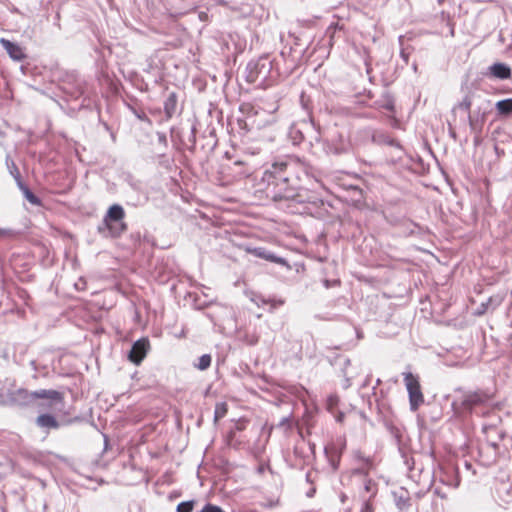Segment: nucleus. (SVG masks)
<instances>
[{
	"instance_id": "f257e3e1",
	"label": "nucleus",
	"mask_w": 512,
	"mask_h": 512,
	"mask_svg": "<svg viewBox=\"0 0 512 512\" xmlns=\"http://www.w3.org/2000/svg\"><path fill=\"white\" fill-rule=\"evenodd\" d=\"M39 398L49 399L51 401V406H62L63 404L62 395L55 390H39L35 392H29L26 389L20 388L11 392L9 395L10 401L18 406H29Z\"/></svg>"
},
{
	"instance_id": "f03ea898",
	"label": "nucleus",
	"mask_w": 512,
	"mask_h": 512,
	"mask_svg": "<svg viewBox=\"0 0 512 512\" xmlns=\"http://www.w3.org/2000/svg\"><path fill=\"white\" fill-rule=\"evenodd\" d=\"M404 381L409 394L411 410L416 411L418 407L424 402L419 380L412 373L407 372L404 373Z\"/></svg>"
},
{
	"instance_id": "7ed1b4c3",
	"label": "nucleus",
	"mask_w": 512,
	"mask_h": 512,
	"mask_svg": "<svg viewBox=\"0 0 512 512\" xmlns=\"http://www.w3.org/2000/svg\"><path fill=\"white\" fill-rule=\"evenodd\" d=\"M124 217V210L120 205H112L105 218L104 223L110 230L111 235H119L125 229V225L121 222Z\"/></svg>"
},
{
	"instance_id": "20e7f679",
	"label": "nucleus",
	"mask_w": 512,
	"mask_h": 512,
	"mask_svg": "<svg viewBox=\"0 0 512 512\" xmlns=\"http://www.w3.org/2000/svg\"><path fill=\"white\" fill-rule=\"evenodd\" d=\"M149 349V341L146 338H142L137 340L130 352H129V360L134 364H140L141 361L145 358L147 351Z\"/></svg>"
},
{
	"instance_id": "39448f33",
	"label": "nucleus",
	"mask_w": 512,
	"mask_h": 512,
	"mask_svg": "<svg viewBox=\"0 0 512 512\" xmlns=\"http://www.w3.org/2000/svg\"><path fill=\"white\" fill-rule=\"evenodd\" d=\"M489 399V396L483 392L467 393L463 396L462 405L465 409L471 410L473 407L483 404Z\"/></svg>"
},
{
	"instance_id": "423d86ee",
	"label": "nucleus",
	"mask_w": 512,
	"mask_h": 512,
	"mask_svg": "<svg viewBox=\"0 0 512 512\" xmlns=\"http://www.w3.org/2000/svg\"><path fill=\"white\" fill-rule=\"evenodd\" d=\"M0 43L13 60L21 61L25 59L26 54L24 53L23 48L18 44H15L5 38H1Z\"/></svg>"
},
{
	"instance_id": "0eeeda50",
	"label": "nucleus",
	"mask_w": 512,
	"mask_h": 512,
	"mask_svg": "<svg viewBox=\"0 0 512 512\" xmlns=\"http://www.w3.org/2000/svg\"><path fill=\"white\" fill-rule=\"evenodd\" d=\"M250 252L252 254H254L256 257L268 260L270 262H274V263L282 264V265H284L286 263L283 258L275 256L274 254L267 252L263 248H254V249L250 250Z\"/></svg>"
},
{
	"instance_id": "6e6552de",
	"label": "nucleus",
	"mask_w": 512,
	"mask_h": 512,
	"mask_svg": "<svg viewBox=\"0 0 512 512\" xmlns=\"http://www.w3.org/2000/svg\"><path fill=\"white\" fill-rule=\"evenodd\" d=\"M491 74L499 79H508L511 75L510 68L503 63H495L490 67Z\"/></svg>"
},
{
	"instance_id": "1a4fd4ad",
	"label": "nucleus",
	"mask_w": 512,
	"mask_h": 512,
	"mask_svg": "<svg viewBox=\"0 0 512 512\" xmlns=\"http://www.w3.org/2000/svg\"><path fill=\"white\" fill-rule=\"evenodd\" d=\"M36 423L42 428H58L59 424L56 419L49 414L39 415L36 419Z\"/></svg>"
},
{
	"instance_id": "9d476101",
	"label": "nucleus",
	"mask_w": 512,
	"mask_h": 512,
	"mask_svg": "<svg viewBox=\"0 0 512 512\" xmlns=\"http://www.w3.org/2000/svg\"><path fill=\"white\" fill-rule=\"evenodd\" d=\"M496 108L500 114H509L512 112V99H505L496 103Z\"/></svg>"
},
{
	"instance_id": "9b49d317",
	"label": "nucleus",
	"mask_w": 512,
	"mask_h": 512,
	"mask_svg": "<svg viewBox=\"0 0 512 512\" xmlns=\"http://www.w3.org/2000/svg\"><path fill=\"white\" fill-rule=\"evenodd\" d=\"M504 297L505 295L503 293L491 296L486 303V309H495L496 307L500 306L504 300Z\"/></svg>"
},
{
	"instance_id": "f8f14e48",
	"label": "nucleus",
	"mask_w": 512,
	"mask_h": 512,
	"mask_svg": "<svg viewBox=\"0 0 512 512\" xmlns=\"http://www.w3.org/2000/svg\"><path fill=\"white\" fill-rule=\"evenodd\" d=\"M227 413V405L224 402L217 403L215 406L214 412V421L217 422L219 419L223 418Z\"/></svg>"
},
{
	"instance_id": "ddd939ff",
	"label": "nucleus",
	"mask_w": 512,
	"mask_h": 512,
	"mask_svg": "<svg viewBox=\"0 0 512 512\" xmlns=\"http://www.w3.org/2000/svg\"><path fill=\"white\" fill-rule=\"evenodd\" d=\"M194 504V501L181 502L177 505V512H192Z\"/></svg>"
},
{
	"instance_id": "4468645a",
	"label": "nucleus",
	"mask_w": 512,
	"mask_h": 512,
	"mask_svg": "<svg viewBox=\"0 0 512 512\" xmlns=\"http://www.w3.org/2000/svg\"><path fill=\"white\" fill-rule=\"evenodd\" d=\"M211 364V356L208 354H204L199 358V363L197 365L198 369L205 370Z\"/></svg>"
},
{
	"instance_id": "2eb2a0df",
	"label": "nucleus",
	"mask_w": 512,
	"mask_h": 512,
	"mask_svg": "<svg viewBox=\"0 0 512 512\" xmlns=\"http://www.w3.org/2000/svg\"><path fill=\"white\" fill-rule=\"evenodd\" d=\"M26 199L32 204H38V198L26 187H21Z\"/></svg>"
},
{
	"instance_id": "dca6fc26",
	"label": "nucleus",
	"mask_w": 512,
	"mask_h": 512,
	"mask_svg": "<svg viewBox=\"0 0 512 512\" xmlns=\"http://www.w3.org/2000/svg\"><path fill=\"white\" fill-rule=\"evenodd\" d=\"M471 104H472L471 99H470L468 96H466V97H465V98H464V99H463V100H462V101L457 105V108L462 109V110H464V111H467V112H468V111L470 110V108H471Z\"/></svg>"
},
{
	"instance_id": "f3484780",
	"label": "nucleus",
	"mask_w": 512,
	"mask_h": 512,
	"mask_svg": "<svg viewBox=\"0 0 512 512\" xmlns=\"http://www.w3.org/2000/svg\"><path fill=\"white\" fill-rule=\"evenodd\" d=\"M409 502V499L403 495H400L398 498H397V506L403 510L405 509L407 506H408V503Z\"/></svg>"
},
{
	"instance_id": "a211bd4d",
	"label": "nucleus",
	"mask_w": 512,
	"mask_h": 512,
	"mask_svg": "<svg viewBox=\"0 0 512 512\" xmlns=\"http://www.w3.org/2000/svg\"><path fill=\"white\" fill-rule=\"evenodd\" d=\"M200 512H224L219 506L207 504Z\"/></svg>"
},
{
	"instance_id": "6ab92c4d",
	"label": "nucleus",
	"mask_w": 512,
	"mask_h": 512,
	"mask_svg": "<svg viewBox=\"0 0 512 512\" xmlns=\"http://www.w3.org/2000/svg\"><path fill=\"white\" fill-rule=\"evenodd\" d=\"M361 512H371L370 505L368 503H365V507Z\"/></svg>"
},
{
	"instance_id": "aec40b11",
	"label": "nucleus",
	"mask_w": 512,
	"mask_h": 512,
	"mask_svg": "<svg viewBox=\"0 0 512 512\" xmlns=\"http://www.w3.org/2000/svg\"><path fill=\"white\" fill-rule=\"evenodd\" d=\"M469 123H470L471 128H474V120L472 119L471 116H469Z\"/></svg>"
},
{
	"instance_id": "412c9836",
	"label": "nucleus",
	"mask_w": 512,
	"mask_h": 512,
	"mask_svg": "<svg viewBox=\"0 0 512 512\" xmlns=\"http://www.w3.org/2000/svg\"><path fill=\"white\" fill-rule=\"evenodd\" d=\"M365 488L367 491H370V483L366 484Z\"/></svg>"
},
{
	"instance_id": "4be33fe9",
	"label": "nucleus",
	"mask_w": 512,
	"mask_h": 512,
	"mask_svg": "<svg viewBox=\"0 0 512 512\" xmlns=\"http://www.w3.org/2000/svg\"><path fill=\"white\" fill-rule=\"evenodd\" d=\"M240 164H242V162H240V161L235 162V165H240Z\"/></svg>"
}]
</instances>
